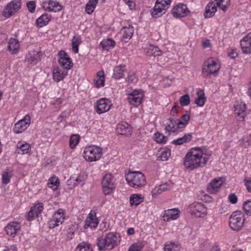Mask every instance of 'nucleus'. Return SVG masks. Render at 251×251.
<instances>
[{"mask_svg":"<svg viewBox=\"0 0 251 251\" xmlns=\"http://www.w3.org/2000/svg\"><path fill=\"white\" fill-rule=\"evenodd\" d=\"M16 147V152L22 154L28 153L30 150L29 144L25 141H19L18 142Z\"/></svg>","mask_w":251,"mask_h":251,"instance_id":"nucleus-29","label":"nucleus"},{"mask_svg":"<svg viewBox=\"0 0 251 251\" xmlns=\"http://www.w3.org/2000/svg\"><path fill=\"white\" fill-rule=\"evenodd\" d=\"M118 237L116 234L110 232L105 237H101L98 239L97 246L100 251L111 250L117 246Z\"/></svg>","mask_w":251,"mask_h":251,"instance_id":"nucleus-4","label":"nucleus"},{"mask_svg":"<svg viewBox=\"0 0 251 251\" xmlns=\"http://www.w3.org/2000/svg\"><path fill=\"white\" fill-rule=\"evenodd\" d=\"M191 214L196 217H203L207 214L206 207L201 202H194L189 207Z\"/></svg>","mask_w":251,"mask_h":251,"instance_id":"nucleus-9","label":"nucleus"},{"mask_svg":"<svg viewBox=\"0 0 251 251\" xmlns=\"http://www.w3.org/2000/svg\"><path fill=\"white\" fill-rule=\"evenodd\" d=\"M190 11L186 5L182 3H178L173 8L172 13L175 18H181L186 16Z\"/></svg>","mask_w":251,"mask_h":251,"instance_id":"nucleus-16","label":"nucleus"},{"mask_svg":"<svg viewBox=\"0 0 251 251\" xmlns=\"http://www.w3.org/2000/svg\"><path fill=\"white\" fill-rule=\"evenodd\" d=\"M143 247V245L142 242H137L131 245L128 251H141Z\"/></svg>","mask_w":251,"mask_h":251,"instance_id":"nucleus-54","label":"nucleus"},{"mask_svg":"<svg viewBox=\"0 0 251 251\" xmlns=\"http://www.w3.org/2000/svg\"><path fill=\"white\" fill-rule=\"evenodd\" d=\"M145 50L146 54L149 56H160L162 53L158 47L151 44L145 48Z\"/></svg>","mask_w":251,"mask_h":251,"instance_id":"nucleus-31","label":"nucleus"},{"mask_svg":"<svg viewBox=\"0 0 251 251\" xmlns=\"http://www.w3.org/2000/svg\"><path fill=\"white\" fill-rule=\"evenodd\" d=\"M171 156V150L164 147L161 148L159 151V155L157 156L158 160L166 161Z\"/></svg>","mask_w":251,"mask_h":251,"instance_id":"nucleus-37","label":"nucleus"},{"mask_svg":"<svg viewBox=\"0 0 251 251\" xmlns=\"http://www.w3.org/2000/svg\"><path fill=\"white\" fill-rule=\"evenodd\" d=\"M190 119V115L189 114H183L179 119H176V125L180 131L184 129L188 124Z\"/></svg>","mask_w":251,"mask_h":251,"instance_id":"nucleus-27","label":"nucleus"},{"mask_svg":"<svg viewBox=\"0 0 251 251\" xmlns=\"http://www.w3.org/2000/svg\"><path fill=\"white\" fill-rule=\"evenodd\" d=\"M19 43L18 40L15 38H11L8 42V50L14 54L17 53L19 48Z\"/></svg>","mask_w":251,"mask_h":251,"instance_id":"nucleus-39","label":"nucleus"},{"mask_svg":"<svg viewBox=\"0 0 251 251\" xmlns=\"http://www.w3.org/2000/svg\"><path fill=\"white\" fill-rule=\"evenodd\" d=\"M79 142V136L77 134H74L70 137L69 145L71 149H74Z\"/></svg>","mask_w":251,"mask_h":251,"instance_id":"nucleus-51","label":"nucleus"},{"mask_svg":"<svg viewBox=\"0 0 251 251\" xmlns=\"http://www.w3.org/2000/svg\"><path fill=\"white\" fill-rule=\"evenodd\" d=\"M42 6L45 10L54 12H58L62 8L58 2L51 0L44 1Z\"/></svg>","mask_w":251,"mask_h":251,"instance_id":"nucleus-20","label":"nucleus"},{"mask_svg":"<svg viewBox=\"0 0 251 251\" xmlns=\"http://www.w3.org/2000/svg\"><path fill=\"white\" fill-rule=\"evenodd\" d=\"M180 104L182 106H186L190 103V96L188 94H186L181 96L179 99Z\"/></svg>","mask_w":251,"mask_h":251,"instance_id":"nucleus-52","label":"nucleus"},{"mask_svg":"<svg viewBox=\"0 0 251 251\" xmlns=\"http://www.w3.org/2000/svg\"><path fill=\"white\" fill-rule=\"evenodd\" d=\"M30 124V117L28 115H26L23 119L20 120L15 124L13 131L16 133H22L27 129Z\"/></svg>","mask_w":251,"mask_h":251,"instance_id":"nucleus-12","label":"nucleus"},{"mask_svg":"<svg viewBox=\"0 0 251 251\" xmlns=\"http://www.w3.org/2000/svg\"><path fill=\"white\" fill-rule=\"evenodd\" d=\"M228 198L229 201L231 203L235 204L237 202V200H238L237 197L234 193H232V194H230V195H229Z\"/></svg>","mask_w":251,"mask_h":251,"instance_id":"nucleus-63","label":"nucleus"},{"mask_svg":"<svg viewBox=\"0 0 251 251\" xmlns=\"http://www.w3.org/2000/svg\"><path fill=\"white\" fill-rule=\"evenodd\" d=\"M31 208L34 209V211L36 214V216L37 217L43 211L44 209V205L42 202H38V203H36L34 206L32 207Z\"/></svg>","mask_w":251,"mask_h":251,"instance_id":"nucleus-53","label":"nucleus"},{"mask_svg":"<svg viewBox=\"0 0 251 251\" xmlns=\"http://www.w3.org/2000/svg\"><path fill=\"white\" fill-rule=\"evenodd\" d=\"M59 65L67 70H70L73 66L71 58L68 56L64 50H60L58 53Z\"/></svg>","mask_w":251,"mask_h":251,"instance_id":"nucleus-11","label":"nucleus"},{"mask_svg":"<svg viewBox=\"0 0 251 251\" xmlns=\"http://www.w3.org/2000/svg\"><path fill=\"white\" fill-rule=\"evenodd\" d=\"M154 141L159 144H165L168 141V137L165 136L163 134L156 132L154 134Z\"/></svg>","mask_w":251,"mask_h":251,"instance_id":"nucleus-43","label":"nucleus"},{"mask_svg":"<svg viewBox=\"0 0 251 251\" xmlns=\"http://www.w3.org/2000/svg\"><path fill=\"white\" fill-rule=\"evenodd\" d=\"M50 20L51 16L47 13H44L36 20V25L38 27H42L46 25Z\"/></svg>","mask_w":251,"mask_h":251,"instance_id":"nucleus-33","label":"nucleus"},{"mask_svg":"<svg viewBox=\"0 0 251 251\" xmlns=\"http://www.w3.org/2000/svg\"><path fill=\"white\" fill-rule=\"evenodd\" d=\"M221 63L216 57H209L205 60L201 67V74L206 78L216 76L221 69Z\"/></svg>","mask_w":251,"mask_h":251,"instance_id":"nucleus-2","label":"nucleus"},{"mask_svg":"<svg viewBox=\"0 0 251 251\" xmlns=\"http://www.w3.org/2000/svg\"><path fill=\"white\" fill-rule=\"evenodd\" d=\"M21 226L19 223L15 222L9 223L5 227V231L8 235L15 237L16 234L20 231Z\"/></svg>","mask_w":251,"mask_h":251,"instance_id":"nucleus-23","label":"nucleus"},{"mask_svg":"<svg viewBox=\"0 0 251 251\" xmlns=\"http://www.w3.org/2000/svg\"><path fill=\"white\" fill-rule=\"evenodd\" d=\"M36 217V214L35 213V211H34V209H32L31 208L30 211L28 212L26 216L27 220L29 221H31L34 220L35 217Z\"/></svg>","mask_w":251,"mask_h":251,"instance_id":"nucleus-60","label":"nucleus"},{"mask_svg":"<svg viewBox=\"0 0 251 251\" xmlns=\"http://www.w3.org/2000/svg\"><path fill=\"white\" fill-rule=\"evenodd\" d=\"M243 209L247 214H251V201H247L244 203Z\"/></svg>","mask_w":251,"mask_h":251,"instance_id":"nucleus-57","label":"nucleus"},{"mask_svg":"<svg viewBox=\"0 0 251 251\" xmlns=\"http://www.w3.org/2000/svg\"><path fill=\"white\" fill-rule=\"evenodd\" d=\"M102 191L104 195L112 194L116 188V179L111 173L104 175L101 181Z\"/></svg>","mask_w":251,"mask_h":251,"instance_id":"nucleus-5","label":"nucleus"},{"mask_svg":"<svg viewBox=\"0 0 251 251\" xmlns=\"http://www.w3.org/2000/svg\"><path fill=\"white\" fill-rule=\"evenodd\" d=\"M105 75L103 71H99L95 76V87L100 88L104 86Z\"/></svg>","mask_w":251,"mask_h":251,"instance_id":"nucleus-34","label":"nucleus"},{"mask_svg":"<svg viewBox=\"0 0 251 251\" xmlns=\"http://www.w3.org/2000/svg\"><path fill=\"white\" fill-rule=\"evenodd\" d=\"M103 155V149L95 146V161L99 160Z\"/></svg>","mask_w":251,"mask_h":251,"instance_id":"nucleus-56","label":"nucleus"},{"mask_svg":"<svg viewBox=\"0 0 251 251\" xmlns=\"http://www.w3.org/2000/svg\"><path fill=\"white\" fill-rule=\"evenodd\" d=\"M179 215L180 211L177 208L168 209L164 212V220L167 222L171 220H175L179 217Z\"/></svg>","mask_w":251,"mask_h":251,"instance_id":"nucleus-24","label":"nucleus"},{"mask_svg":"<svg viewBox=\"0 0 251 251\" xmlns=\"http://www.w3.org/2000/svg\"><path fill=\"white\" fill-rule=\"evenodd\" d=\"M134 32L133 26L128 23L122 28L120 34L122 35V40L127 42L132 36Z\"/></svg>","mask_w":251,"mask_h":251,"instance_id":"nucleus-19","label":"nucleus"},{"mask_svg":"<svg viewBox=\"0 0 251 251\" xmlns=\"http://www.w3.org/2000/svg\"><path fill=\"white\" fill-rule=\"evenodd\" d=\"M137 81L138 78L135 72L133 71L128 72L126 79V81L128 84H134L136 83Z\"/></svg>","mask_w":251,"mask_h":251,"instance_id":"nucleus-47","label":"nucleus"},{"mask_svg":"<svg viewBox=\"0 0 251 251\" xmlns=\"http://www.w3.org/2000/svg\"><path fill=\"white\" fill-rule=\"evenodd\" d=\"M52 75L53 80L58 82L64 79L67 75V72L64 71H63L58 68H56L53 71Z\"/></svg>","mask_w":251,"mask_h":251,"instance_id":"nucleus-36","label":"nucleus"},{"mask_svg":"<svg viewBox=\"0 0 251 251\" xmlns=\"http://www.w3.org/2000/svg\"><path fill=\"white\" fill-rule=\"evenodd\" d=\"M240 46L244 53H251V33H248L241 40Z\"/></svg>","mask_w":251,"mask_h":251,"instance_id":"nucleus-17","label":"nucleus"},{"mask_svg":"<svg viewBox=\"0 0 251 251\" xmlns=\"http://www.w3.org/2000/svg\"><path fill=\"white\" fill-rule=\"evenodd\" d=\"M244 181L247 190L249 192L251 193V179L249 178H245L244 180Z\"/></svg>","mask_w":251,"mask_h":251,"instance_id":"nucleus-64","label":"nucleus"},{"mask_svg":"<svg viewBox=\"0 0 251 251\" xmlns=\"http://www.w3.org/2000/svg\"><path fill=\"white\" fill-rule=\"evenodd\" d=\"M165 130L166 133H168L169 134H176L180 132L175 119L170 118L168 120L165 125Z\"/></svg>","mask_w":251,"mask_h":251,"instance_id":"nucleus-22","label":"nucleus"},{"mask_svg":"<svg viewBox=\"0 0 251 251\" xmlns=\"http://www.w3.org/2000/svg\"><path fill=\"white\" fill-rule=\"evenodd\" d=\"M116 130L119 134L125 136H129L132 133L131 126L126 122H122L117 124Z\"/></svg>","mask_w":251,"mask_h":251,"instance_id":"nucleus-21","label":"nucleus"},{"mask_svg":"<svg viewBox=\"0 0 251 251\" xmlns=\"http://www.w3.org/2000/svg\"><path fill=\"white\" fill-rule=\"evenodd\" d=\"M126 72V66L125 65L117 66L113 69L112 77L115 79H120L124 77Z\"/></svg>","mask_w":251,"mask_h":251,"instance_id":"nucleus-25","label":"nucleus"},{"mask_svg":"<svg viewBox=\"0 0 251 251\" xmlns=\"http://www.w3.org/2000/svg\"><path fill=\"white\" fill-rule=\"evenodd\" d=\"M82 43L81 36L79 35H75L74 36L72 42V50L75 53L78 52V46Z\"/></svg>","mask_w":251,"mask_h":251,"instance_id":"nucleus-41","label":"nucleus"},{"mask_svg":"<svg viewBox=\"0 0 251 251\" xmlns=\"http://www.w3.org/2000/svg\"><path fill=\"white\" fill-rule=\"evenodd\" d=\"M76 251H93L91 245L88 242H82L79 244L75 249Z\"/></svg>","mask_w":251,"mask_h":251,"instance_id":"nucleus-46","label":"nucleus"},{"mask_svg":"<svg viewBox=\"0 0 251 251\" xmlns=\"http://www.w3.org/2000/svg\"><path fill=\"white\" fill-rule=\"evenodd\" d=\"M203 155L204 151L202 148L195 147L190 149L184 158V166L190 171L203 167L208 159Z\"/></svg>","mask_w":251,"mask_h":251,"instance_id":"nucleus-1","label":"nucleus"},{"mask_svg":"<svg viewBox=\"0 0 251 251\" xmlns=\"http://www.w3.org/2000/svg\"><path fill=\"white\" fill-rule=\"evenodd\" d=\"M12 176V172L7 168L2 174V183L5 184H8L10 182Z\"/></svg>","mask_w":251,"mask_h":251,"instance_id":"nucleus-48","label":"nucleus"},{"mask_svg":"<svg viewBox=\"0 0 251 251\" xmlns=\"http://www.w3.org/2000/svg\"><path fill=\"white\" fill-rule=\"evenodd\" d=\"M115 45V42L112 39H103L100 43V48L103 50H108L112 49Z\"/></svg>","mask_w":251,"mask_h":251,"instance_id":"nucleus-38","label":"nucleus"},{"mask_svg":"<svg viewBox=\"0 0 251 251\" xmlns=\"http://www.w3.org/2000/svg\"><path fill=\"white\" fill-rule=\"evenodd\" d=\"M21 7V0H13L8 3L2 11V15L8 18L15 15Z\"/></svg>","mask_w":251,"mask_h":251,"instance_id":"nucleus-7","label":"nucleus"},{"mask_svg":"<svg viewBox=\"0 0 251 251\" xmlns=\"http://www.w3.org/2000/svg\"><path fill=\"white\" fill-rule=\"evenodd\" d=\"M197 97L195 100V103L198 106L202 107L204 105L206 100L204 91L202 89L199 90L197 92Z\"/></svg>","mask_w":251,"mask_h":251,"instance_id":"nucleus-35","label":"nucleus"},{"mask_svg":"<svg viewBox=\"0 0 251 251\" xmlns=\"http://www.w3.org/2000/svg\"><path fill=\"white\" fill-rule=\"evenodd\" d=\"M85 11L89 14H92L94 11V0H90L85 6Z\"/></svg>","mask_w":251,"mask_h":251,"instance_id":"nucleus-55","label":"nucleus"},{"mask_svg":"<svg viewBox=\"0 0 251 251\" xmlns=\"http://www.w3.org/2000/svg\"><path fill=\"white\" fill-rule=\"evenodd\" d=\"M225 180V177L215 178L207 186V191L210 194H216L220 190L221 187Z\"/></svg>","mask_w":251,"mask_h":251,"instance_id":"nucleus-15","label":"nucleus"},{"mask_svg":"<svg viewBox=\"0 0 251 251\" xmlns=\"http://www.w3.org/2000/svg\"><path fill=\"white\" fill-rule=\"evenodd\" d=\"M127 183L134 188H140L146 184V179L144 175L139 171H129L125 174Z\"/></svg>","mask_w":251,"mask_h":251,"instance_id":"nucleus-3","label":"nucleus"},{"mask_svg":"<svg viewBox=\"0 0 251 251\" xmlns=\"http://www.w3.org/2000/svg\"><path fill=\"white\" fill-rule=\"evenodd\" d=\"M192 133H188L184 135L182 137L178 138L172 141V144L176 145H181L185 143L190 142L193 138Z\"/></svg>","mask_w":251,"mask_h":251,"instance_id":"nucleus-32","label":"nucleus"},{"mask_svg":"<svg viewBox=\"0 0 251 251\" xmlns=\"http://www.w3.org/2000/svg\"><path fill=\"white\" fill-rule=\"evenodd\" d=\"M144 201V197L141 194H132L130 196L129 201L131 205L138 206Z\"/></svg>","mask_w":251,"mask_h":251,"instance_id":"nucleus-40","label":"nucleus"},{"mask_svg":"<svg viewBox=\"0 0 251 251\" xmlns=\"http://www.w3.org/2000/svg\"><path fill=\"white\" fill-rule=\"evenodd\" d=\"M234 114L236 120L239 122H243L247 115L246 104L241 101H238L234 104Z\"/></svg>","mask_w":251,"mask_h":251,"instance_id":"nucleus-10","label":"nucleus"},{"mask_svg":"<svg viewBox=\"0 0 251 251\" xmlns=\"http://www.w3.org/2000/svg\"><path fill=\"white\" fill-rule=\"evenodd\" d=\"M180 249V245L174 242L166 243L164 247V251H179Z\"/></svg>","mask_w":251,"mask_h":251,"instance_id":"nucleus-45","label":"nucleus"},{"mask_svg":"<svg viewBox=\"0 0 251 251\" xmlns=\"http://www.w3.org/2000/svg\"><path fill=\"white\" fill-rule=\"evenodd\" d=\"M217 6L223 12L227 11L230 4V0H215Z\"/></svg>","mask_w":251,"mask_h":251,"instance_id":"nucleus-42","label":"nucleus"},{"mask_svg":"<svg viewBox=\"0 0 251 251\" xmlns=\"http://www.w3.org/2000/svg\"><path fill=\"white\" fill-rule=\"evenodd\" d=\"M245 220V215L243 212L240 211H235L230 216L229 226L232 230L239 231L243 227Z\"/></svg>","mask_w":251,"mask_h":251,"instance_id":"nucleus-6","label":"nucleus"},{"mask_svg":"<svg viewBox=\"0 0 251 251\" xmlns=\"http://www.w3.org/2000/svg\"><path fill=\"white\" fill-rule=\"evenodd\" d=\"M83 156L87 161L92 162L94 161V146L87 147L84 149Z\"/></svg>","mask_w":251,"mask_h":251,"instance_id":"nucleus-30","label":"nucleus"},{"mask_svg":"<svg viewBox=\"0 0 251 251\" xmlns=\"http://www.w3.org/2000/svg\"><path fill=\"white\" fill-rule=\"evenodd\" d=\"M173 184L171 181L155 186L151 190V195L153 197H156L163 192L170 190Z\"/></svg>","mask_w":251,"mask_h":251,"instance_id":"nucleus-18","label":"nucleus"},{"mask_svg":"<svg viewBox=\"0 0 251 251\" xmlns=\"http://www.w3.org/2000/svg\"><path fill=\"white\" fill-rule=\"evenodd\" d=\"M38 54L37 53H28L26 55L25 61L32 64H36L38 62Z\"/></svg>","mask_w":251,"mask_h":251,"instance_id":"nucleus-49","label":"nucleus"},{"mask_svg":"<svg viewBox=\"0 0 251 251\" xmlns=\"http://www.w3.org/2000/svg\"><path fill=\"white\" fill-rule=\"evenodd\" d=\"M111 106V102L109 99L101 98L97 101L95 108H96V112L100 114L109 111Z\"/></svg>","mask_w":251,"mask_h":251,"instance_id":"nucleus-13","label":"nucleus"},{"mask_svg":"<svg viewBox=\"0 0 251 251\" xmlns=\"http://www.w3.org/2000/svg\"><path fill=\"white\" fill-rule=\"evenodd\" d=\"M217 11V6L213 1L209 2L205 8L204 17L206 18L213 16Z\"/></svg>","mask_w":251,"mask_h":251,"instance_id":"nucleus-26","label":"nucleus"},{"mask_svg":"<svg viewBox=\"0 0 251 251\" xmlns=\"http://www.w3.org/2000/svg\"><path fill=\"white\" fill-rule=\"evenodd\" d=\"M93 211L91 210L85 221L84 228L87 229L89 227H94V215Z\"/></svg>","mask_w":251,"mask_h":251,"instance_id":"nucleus-44","label":"nucleus"},{"mask_svg":"<svg viewBox=\"0 0 251 251\" xmlns=\"http://www.w3.org/2000/svg\"><path fill=\"white\" fill-rule=\"evenodd\" d=\"M124 2L127 4L130 10H133L135 8V0H124Z\"/></svg>","mask_w":251,"mask_h":251,"instance_id":"nucleus-61","label":"nucleus"},{"mask_svg":"<svg viewBox=\"0 0 251 251\" xmlns=\"http://www.w3.org/2000/svg\"><path fill=\"white\" fill-rule=\"evenodd\" d=\"M65 219L64 210L62 209H59L55 212L52 219L49 222L50 228H54L62 224Z\"/></svg>","mask_w":251,"mask_h":251,"instance_id":"nucleus-14","label":"nucleus"},{"mask_svg":"<svg viewBox=\"0 0 251 251\" xmlns=\"http://www.w3.org/2000/svg\"><path fill=\"white\" fill-rule=\"evenodd\" d=\"M243 144L246 148L251 146V134L248 135L243 138Z\"/></svg>","mask_w":251,"mask_h":251,"instance_id":"nucleus-58","label":"nucleus"},{"mask_svg":"<svg viewBox=\"0 0 251 251\" xmlns=\"http://www.w3.org/2000/svg\"><path fill=\"white\" fill-rule=\"evenodd\" d=\"M158 3L164 6V7L168 8L172 2V0H156Z\"/></svg>","mask_w":251,"mask_h":251,"instance_id":"nucleus-62","label":"nucleus"},{"mask_svg":"<svg viewBox=\"0 0 251 251\" xmlns=\"http://www.w3.org/2000/svg\"><path fill=\"white\" fill-rule=\"evenodd\" d=\"M166 9L167 8L164 7L163 5L156 1L154 8L151 13L152 17L154 18L159 17L165 12Z\"/></svg>","mask_w":251,"mask_h":251,"instance_id":"nucleus-28","label":"nucleus"},{"mask_svg":"<svg viewBox=\"0 0 251 251\" xmlns=\"http://www.w3.org/2000/svg\"><path fill=\"white\" fill-rule=\"evenodd\" d=\"M48 185L49 187L50 188L53 190H56L59 185V181L57 177H52L49 179Z\"/></svg>","mask_w":251,"mask_h":251,"instance_id":"nucleus-50","label":"nucleus"},{"mask_svg":"<svg viewBox=\"0 0 251 251\" xmlns=\"http://www.w3.org/2000/svg\"><path fill=\"white\" fill-rule=\"evenodd\" d=\"M26 7L29 11L33 13L35 12L36 4L34 1H29L26 3Z\"/></svg>","mask_w":251,"mask_h":251,"instance_id":"nucleus-59","label":"nucleus"},{"mask_svg":"<svg viewBox=\"0 0 251 251\" xmlns=\"http://www.w3.org/2000/svg\"><path fill=\"white\" fill-rule=\"evenodd\" d=\"M145 94L141 89H134L127 94V100L129 104L139 106L143 101Z\"/></svg>","mask_w":251,"mask_h":251,"instance_id":"nucleus-8","label":"nucleus"}]
</instances>
